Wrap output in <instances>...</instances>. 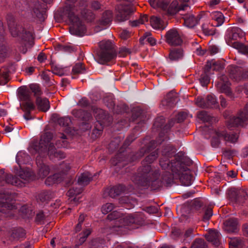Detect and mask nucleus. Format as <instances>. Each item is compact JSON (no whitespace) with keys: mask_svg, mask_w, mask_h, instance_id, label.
Segmentation results:
<instances>
[{"mask_svg":"<svg viewBox=\"0 0 248 248\" xmlns=\"http://www.w3.org/2000/svg\"><path fill=\"white\" fill-rule=\"evenodd\" d=\"M224 229L229 233L236 232L238 230V220L235 218H230L224 222Z\"/></svg>","mask_w":248,"mask_h":248,"instance_id":"nucleus-29","label":"nucleus"},{"mask_svg":"<svg viewBox=\"0 0 248 248\" xmlns=\"http://www.w3.org/2000/svg\"><path fill=\"white\" fill-rule=\"evenodd\" d=\"M85 71L84 65L82 63H77L73 67L72 73L73 75L82 74Z\"/></svg>","mask_w":248,"mask_h":248,"instance_id":"nucleus-56","label":"nucleus"},{"mask_svg":"<svg viewBox=\"0 0 248 248\" xmlns=\"http://www.w3.org/2000/svg\"><path fill=\"white\" fill-rule=\"evenodd\" d=\"M20 180L28 182L34 179V175L29 169H22L20 168L19 171L17 173Z\"/></svg>","mask_w":248,"mask_h":248,"instance_id":"nucleus-35","label":"nucleus"},{"mask_svg":"<svg viewBox=\"0 0 248 248\" xmlns=\"http://www.w3.org/2000/svg\"><path fill=\"white\" fill-rule=\"evenodd\" d=\"M46 156H43L41 155H38L36 158V162L38 170L37 175L39 178H44L49 173L50 169L48 166L45 165L43 159Z\"/></svg>","mask_w":248,"mask_h":248,"instance_id":"nucleus-24","label":"nucleus"},{"mask_svg":"<svg viewBox=\"0 0 248 248\" xmlns=\"http://www.w3.org/2000/svg\"><path fill=\"white\" fill-rule=\"evenodd\" d=\"M158 2L156 3V6H152L154 8H160L163 11L165 12L167 10V8L170 4V0H160L159 1H157Z\"/></svg>","mask_w":248,"mask_h":248,"instance_id":"nucleus-57","label":"nucleus"},{"mask_svg":"<svg viewBox=\"0 0 248 248\" xmlns=\"http://www.w3.org/2000/svg\"><path fill=\"white\" fill-rule=\"evenodd\" d=\"M10 67H3L0 69V85L6 84L9 81Z\"/></svg>","mask_w":248,"mask_h":248,"instance_id":"nucleus-42","label":"nucleus"},{"mask_svg":"<svg viewBox=\"0 0 248 248\" xmlns=\"http://www.w3.org/2000/svg\"><path fill=\"white\" fill-rule=\"evenodd\" d=\"M177 95L175 92L171 91L165 96L164 100L162 101L163 106L168 108L174 107L177 102Z\"/></svg>","mask_w":248,"mask_h":248,"instance_id":"nucleus-28","label":"nucleus"},{"mask_svg":"<svg viewBox=\"0 0 248 248\" xmlns=\"http://www.w3.org/2000/svg\"><path fill=\"white\" fill-rule=\"evenodd\" d=\"M135 10V8L130 5H121L119 8L116 19L119 22L124 21L129 18L130 15Z\"/></svg>","mask_w":248,"mask_h":248,"instance_id":"nucleus-21","label":"nucleus"},{"mask_svg":"<svg viewBox=\"0 0 248 248\" xmlns=\"http://www.w3.org/2000/svg\"><path fill=\"white\" fill-rule=\"evenodd\" d=\"M121 150H122V149H121ZM130 158V155L126 157L124 154V151H121L115 157L111 158V163L114 166L118 165L120 167H124L128 164Z\"/></svg>","mask_w":248,"mask_h":248,"instance_id":"nucleus-26","label":"nucleus"},{"mask_svg":"<svg viewBox=\"0 0 248 248\" xmlns=\"http://www.w3.org/2000/svg\"><path fill=\"white\" fill-rule=\"evenodd\" d=\"M248 124V103L235 116L231 117L226 123L227 128L232 130L235 127H244Z\"/></svg>","mask_w":248,"mask_h":248,"instance_id":"nucleus-9","label":"nucleus"},{"mask_svg":"<svg viewBox=\"0 0 248 248\" xmlns=\"http://www.w3.org/2000/svg\"><path fill=\"white\" fill-rule=\"evenodd\" d=\"M168 139L167 134H165L164 132H161L159 134L158 139L157 141L152 140L150 142L149 145L147 146L146 149L142 148L139 152L135 154L133 153L130 154V158L129 159V162H132L136 161L142 156L144 154H148L154 150L156 146V145L161 144L163 141Z\"/></svg>","mask_w":248,"mask_h":248,"instance_id":"nucleus-10","label":"nucleus"},{"mask_svg":"<svg viewBox=\"0 0 248 248\" xmlns=\"http://www.w3.org/2000/svg\"><path fill=\"white\" fill-rule=\"evenodd\" d=\"M52 138L53 135L51 132H45L41 136L38 144L33 145V149L38 152V155L46 156L48 147Z\"/></svg>","mask_w":248,"mask_h":248,"instance_id":"nucleus-12","label":"nucleus"},{"mask_svg":"<svg viewBox=\"0 0 248 248\" xmlns=\"http://www.w3.org/2000/svg\"><path fill=\"white\" fill-rule=\"evenodd\" d=\"M35 108V106L33 103L27 102L24 103L21 107V108L25 112L24 117L27 120H31V112Z\"/></svg>","mask_w":248,"mask_h":248,"instance_id":"nucleus-39","label":"nucleus"},{"mask_svg":"<svg viewBox=\"0 0 248 248\" xmlns=\"http://www.w3.org/2000/svg\"><path fill=\"white\" fill-rule=\"evenodd\" d=\"M190 248H207V245L203 239L197 238L192 243Z\"/></svg>","mask_w":248,"mask_h":248,"instance_id":"nucleus-54","label":"nucleus"},{"mask_svg":"<svg viewBox=\"0 0 248 248\" xmlns=\"http://www.w3.org/2000/svg\"><path fill=\"white\" fill-rule=\"evenodd\" d=\"M141 114V110L140 108H134L132 111V116L129 119L130 122H134L139 118Z\"/></svg>","mask_w":248,"mask_h":248,"instance_id":"nucleus-59","label":"nucleus"},{"mask_svg":"<svg viewBox=\"0 0 248 248\" xmlns=\"http://www.w3.org/2000/svg\"><path fill=\"white\" fill-rule=\"evenodd\" d=\"M113 208L114 205L112 203H107L102 206L101 211L103 214H107L111 211Z\"/></svg>","mask_w":248,"mask_h":248,"instance_id":"nucleus-63","label":"nucleus"},{"mask_svg":"<svg viewBox=\"0 0 248 248\" xmlns=\"http://www.w3.org/2000/svg\"><path fill=\"white\" fill-rule=\"evenodd\" d=\"M91 231L90 229H86L84 230L82 233L79 234V238L78 244L76 246L78 247L82 245L86 240L88 236L91 234Z\"/></svg>","mask_w":248,"mask_h":248,"instance_id":"nucleus-55","label":"nucleus"},{"mask_svg":"<svg viewBox=\"0 0 248 248\" xmlns=\"http://www.w3.org/2000/svg\"><path fill=\"white\" fill-rule=\"evenodd\" d=\"M213 216V210L211 207H207L205 208L204 211V215L203 216L202 220L206 222L208 221Z\"/></svg>","mask_w":248,"mask_h":248,"instance_id":"nucleus-60","label":"nucleus"},{"mask_svg":"<svg viewBox=\"0 0 248 248\" xmlns=\"http://www.w3.org/2000/svg\"><path fill=\"white\" fill-rule=\"evenodd\" d=\"M124 226H130L133 224L142 225L145 222L144 215L142 212L135 213L133 215L127 216L123 218Z\"/></svg>","mask_w":248,"mask_h":248,"instance_id":"nucleus-22","label":"nucleus"},{"mask_svg":"<svg viewBox=\"0 0 248 248\" xmlns=\"http://www.w3.org/2000/svg\"><path fill=\"white\" fill-rule=\"evenodd\" d=\"M58 116L57 114H53V117L54 119H57V122L58 124L62 126H68L71 123V120L69 117H64L61 118H57Z\"/></svg>","mask_w":248,"mask_h":248,"instance_id":"nucleus-49","label":"nucleus"},{"mask_svg":"<svg viewBox=\"0 0 248 248\" xmlns=\"http://www.w3.org/2000/svg\"><path fill=\"white\" fill-rule=\"evenodd\" d=\"M47 155H48L50 159L54 158L59 159L64 158L65 155L63 152L61 151H57L53 143H50L47 151Z\"/></svg>","mask_w":248,"mask_h":248,"instance_id":"nucleus-31","label":"nucleus"},{"mask_svg":"<svg viewBox=\"0 0 248 248\" xmlns=\"http://www.w3.org/2000/svg\"><path fill=\"white\" fill-rule=\"evenodd\" d=\"M70 169L69 164L62 163L59 166V170L60 171L48 176L45 181V184L46 185L50 186L61 182L65 178L67 172Z\"/></svg>","mask_w":248,"mask_h":248,"instance_id":"nucleus-13","label":"nucleus"},{"mask_svg":"<svg viewBox=\"0 0 248 248\" xmlns=\"http://www.w3.org/2000/svg\"><path fill=\"white\" fill-rule=\"evenodd\" d=\"M92 180V175L89 172H85L79 176L78 180V183L81 186L88 185Z\"/></svg>","mask_w":248,"mask_h":248,"instance_id":"nucleus-43","label":"nucleus"},{"mask_svg":"<svg viewBox=\"0 0 248 248\" xmlns=\"http://www.w3.org/2000/svg\"><path fill=\"white\" fill-rule=\"evenodd\" d=\"M26 232L22 228H15L13 229L10 232L11 239H18L25 236Z\"/></svg>","mask_w":248,"mask_h":248,"instance_id":"nucleus-45","label":"nucleus"},{"mask_svg":"<svg viewBox=\"0 0 248 248\" xmlns=\"http://www.w3.org/2000/svg\"><path fill=\"white\" fill-rule=\"evenodd\" d=\"M165 122V120L163 116L158 117L155 119L154 126L156 128H163L164 129H167L172 126L174 123V121L171 119L168 124L164 125Z\"/></svg>","mask_w":248,"mask_h":248,"instance_id":"nucleus-36","label":"nucleus"},{"mask_svg":"<svg viewBox=\"0 0 248 248\" xmlns=\"http://www.w3.org/2000/svg\"><path fill=\"white\" fill-rule=\"evenodd\" d=\"M212 18L217 22L214 24V26H219L224 22V16L221 12H215L213 15Z\"/></svg>","mask_w":248,"mask_h":248,"instance_id":"nucleus-51","label":"nucleus"},{"mask_svg":"<svg viewBox=\"0 0 248 248\" xmlns=\"http://www.w3.org/2000/svg\"><path fill=\"white\" fill-rule=\"evenodd\" d=\"M9 49L7 46L2 45L0 46V62L8 56Z\"/></svg>","mask_w":248,"mask_h":248,"instance_id":"nucleus-62","label":"nucleus"},{"mask_svg":"<svg viewBox=\"0 0 248 248\" xmlns=\"http://www.w3.org/2000/svg\"><path fill=\"white\" fill-rule=\"evenodd\" d=\"M112 19V12L111 11H107L103 13L101 20V24L106 25L109 24Z\"/></svg>","mask_w":248,"mask_h":248,"instance_id":"nucleus-50","label":"nucleus"},{"mask_svg":"<svg viewBox=\"0 0 248 248\" xmlns=\"http://www.w3.org/2000/svg\"><path fill=\"white\" fill-rule=\"evenodd\" d=\"M36 104L39 110L46 112L50 107L49 102L46 98L37 97Z\"/></svg>","mask_w":248,"mask_h":248,"instance_id":"nucleus-40","label":"nucleus"},{"mask_svg":"<svg viewBox=\"0 0 248 248\" xmlns=\"http://www.w3.org/2000/svg\"><path fill=\"white\" fill-rule=\"evenodd\" d=\"M6 20L10 32L13 37H19L25 42H29L33 39L32 32L25 31L22 26L17 24L12 14L7 15Z\"/></svg>","mask_w":248,"mask_h":248,"instance_id":"nucleus-6","label":"nucleus"},{"mask_svg":"<svg viewBox=\"0 0 248 248\" xmlns=\"http://www.w3.org/2000/svg\"><path fill=\"white\" fill-rule=\"evenodd\" d=\"M53 0H28V5L31 10L33 17H36L40 21H44L46 17V4Z\"/></svg>","mask_w":248,"mask_h":248,"instance_id":"nucleus-8","label":"nucleus"},{"mask_svg":"<svg viewBox=\"0 0 248 248\" xmlns=\"http://www.w3.org/2000/svg\"><path fill=\"white\" fill-rule=\"evenodd\" d=\"M158 156L157 150L154 151L147 155L145 159L142 161V166H150L149 164L154 162Z\"/></svg>","mask_w":248,"mask_h":248,"instance_id":"nucleus-46","label":"nucleus"},{"mask_svg":"<svg viewBox=\"0 0 248 248\" xmlns=\"http://www.w3.org/2000/svg\"><path fill=\"white\" fill-rule=\"evenodd\" d=\"M72 114L75 117L79 118L83 121L81 125V128L83 130H89L92 127V122L93 120L92 114L83 109H74Z\"/></svg>","mask_w":248,"mask_h":248,"instance_id":"nucleus-15","label":"nucleus"},{"mask_svg":"<svg viewBox=\"0 0 248 248\" xmlns=\"http://www.w3.org/2000/svg\"><path fill=\"white\" fill-rule=\"evenodd\" d=\"M92 109L94 113V117L97 120L94 125V128L93 130V134L97 137L102 133L103 127L108 126L111 124L112 118L102 109L93 106Z\"/></svg>","mask_w":248,"mask_h":248,"instance_id":"nucleus-5","label":"nucleus"},{"mask_svg":"<svg viewBox=\"0 0 248 248\" xmlns=\"http://www.w3.org/2000/svg\"><path fill=\"white\" fill-rule=\"evenodd\" d=\"M177 162L174 165L172 164V172H173L175 179H179L181 184L184 186H188L191 185L192 176L186 172L188 170L187 166H189L191 161L186 158L182 152H179L176 156Z\"/></svg>","mask_w":248,"mask_h":248,"instance_id":"nucleus-2","label":"nucleus"},{"mask_svg":"<svg viewBox=\"0 0 248 248\" xmlns=\"http://www.w3.org/2000/svg\"><path fill=\"white\" fill-rule=\"evenodd\" d=\"M104 104L107 107L111 109L114 113H119L124 111L123 108L119 106L115 107L113 99L111 97H105L103 98Z\"/></svg>","mask_w":248,"mask_h":248,"instance_id":"nucleus-33","label":"nucleus"},{"mask_svg":"<svg viewBox=\"0 0 248 248\" xmlns=\"http://www.w3.org/2000/svg\"><path fill=\"white\" fill-rule=\"evenodd\" d=\"M228 196L231 201L236 204H242L246 200L248 194L243 189L232 187L228 191Z\"/></svg>","mask_w":248,"mask_h":248,"instance_id":"nucleus-17","label":"nucleus"},{"mask_svg":"<svg viewBox=\"0 0 248 248\" xmlns=\"http://www.w3.org/2000/svg\"><path fill=\"white\" fill-rule=\"evenodd\" d=\"M175 149L171 145L168 144L164 146L159 158V165L163 170H170L172 171V164L175 165L177 162L174 155Z\"/></svg>","mask_w":248,"mask_h":248,"instance_id":"nucleus-7","label":"nucleus"},{"mask_svg":"<svg viewBox=\"0 0 248 248\" xmlns=\"http://www.w3.org/2000/svg\"><path fill=\"white\" fill-rule=\"evenodd\" d=\"M217 137H213L211 141V144L212 147H217L220 142L219 138H222L227 141L234 143L238 138V136L236 134H228L225 131H217L216 132Z\"/></svg>","mask_w":248,"mask_h":248,"instance_id":"nucleus-16","label":"nucleus"},{"mask_svg":"<svg viewBox=\"0 0 248 248\" xmlns=\"http://www.w3.org/2000/svg\"><path fill=\"white\" fill-rule=\"evenodd\" d=\"M198 118L203 122H210L212 121V117L207 112L202 110L199 112L197 114Z\"/></svg>","mask_w":248,"mask_h":248,"instance_id":"nucleus-52","label":"nucleus"},{"mask_svg":"<svg viewBox=\"0 0 248 248\" xmlns=\"http://www.w3.org/2000/svg\"><path fill=\"white\" fill-rule=\"evenodd\" d=\"M98 62L105 64L113 62L117 57V52L112 42L102 41L99 43V49L97 51Z\"/></svg>","mask_w":248,"mask_h":248,"instance_id":"nucleus-3","label":"nucleus"},{"mask_svg":"<svg viewBox=\"0 0 248 248\" xmlns=\"http://www.w3.org/2000/svg\"><path fill=\"white\" fill-rule=\"evenodd\" d=\"M151 26L155 29L164 30L166 28L164 23L161 19L158 16H153L150 18Z\"/></svg>","mask_w":248,"mask_h":248,"instance_id":"nucleus-38","label":"nucleus"},{"mask_svg":"<svg viewBox=\"0 0 248 248\" xmlns=\"http://www.w3.org/2000/svg\"><path fill=\"white\" fill-rule=\"evenodd\" d=\"M158 175V170L153 172L151 166H144L138 169L137 174L132 176V180L138 185L156 190L163 186L161 180L157 178Z\"/></svg>","mask_w":248,"mask_h":248,"instance_id":"nucleus-1","label":"nucleus"},{"mask_svg":"<svg viewBox=\"0 0 248 248\" xmlns=\"http://www.w3.org/2000/svg\"><path fill=\"white\" fill-rule=\"evenodd\" d=\"M199 80L202 86H207L210 82V78L207 74H202Z\"/></svg>","mask_w":248,"mask_h":248,"instance_id":"nucleus-64","label":"nucleus"},{"mask_svg":"<svg viewBox=\"0 0 248 248\" xmlns=\"http://www.w3.org/2000/svg\"><path fill=\"white\" fill-rule=\"evenodd\" d=\"M51 198V193L49 191H42L38 195L37 199L41 202H45L49 200Z\"/></svg>","mask_w":248,"mask_h":248,"instance_id":"nucleus-58","label":"nucleus"},{"mask_svg":"<svg viewBox=\"0 0 248 248\" xmlns=\"http://www.w3.org/2000/svg\"><path fill=\"white\" fill-rule=\"evenodd\" d=\"M16 160L19 167L21 164H27L31 160V157L27 153L23 152H19L16 157Z\"/></svg>","mask_w":248,"mask_h":248,"instance_id":"nucleus-44","label":"nucleus"},{"mask_svg":"<svg viewBox=\"0 0 248 248\" xmlns=\"http://www.w3.org/2000/svg\"><path fill=\"white\" fill-rule=\"evenodd\" d=\"M14 196L7 190L0 191V213L7 214L14 208Z\"/></svg>","mask_w":248,"mask_h":248,"instance_id":"nucleus-11","label":"nucleus"},{"mask_svg":"<svg viewBox=\"0 0 248 248\" xmlns=\"http://www.w3.org/2000/svg\"><path fill=\"white\" fill-rule=\"evenodd\" d=\"M183 18L184 20V24L186 26L189 28H193L198 23L201 16L198 15L195 17L192 14H186L184 15Z\"/></svg>","mask_w":248,"mask_h":248,"instance_id":"nucleus-30","label":"nucleus"},{"mask_svg":"<svg viewBox=\"0 0 248 248\" xmlns=\"http://www.w3.org/2000/svg\"><path fill=\"white\" fill-rule=\"evenodd\" d=\"M245 35V32L241 29L233 27L227 31L225 39L229 46L237 49L239 52L248 55V46L237 41L238 39L244 37Z\"/></svg>","mask_w":248,"mask_h":248,"instance_id":"nucleus-4","label":"nucleus"},{"mask_svg":"<svg viewBox=\"0 0 248 248\" xmlns=\"http://www.w3.org/2000/svg\"><path fill=\"white\" fill-rule=\"evenodd\" d=\"M17 95L20 101L21 102L20 107H22L24 103H33L31 100L30 90L27 86H23L19 87L17 91Z\"/></svg>","mask_w":248,"mask_h":248,"instance_id":"nucleus-25","label":"nucleus"},{"mask_svg":"<svg viewBox=\"0 0 248 248\" xmlns=\"http://www.w3.org/2000/svg\"><path fill=\"white\" fill-rule=\"evenodd\" d=\"M11 184L17 186H22L25 184L17 176H13L11 174H7L3 170H0V187L3 186L5 184Z\"/></svg>","mask_w":248,"mask_h":248,"instance_id":"nucleus-18","label":"nucleus"},{"mask_svg":"<svg viewBox=\"0 0 248 248\" xmlns=\"http://www.w3.org/2000/svg\"><path fill=\"white\" fill-rule=\"evenodd\" d=\"M197 106L202 108H216L218 107V103L215 95L209 94L204 98L198 97L195 101Z\"/></svg>","mask_w":248,"mask_h":248,"instance_id":"nucleus-19","label":"nucleus"},{"mask_svg":"<svg viewBox=\"0 0 248 248\" xmlns=\"http://www.w3.org/2000/svg\"><path fill=\"white\" fill-rule=\"evenodd\" d=\"M221 68V65L219 62H207L204 67V74H207L211 69L214 70H219Z\"/></svg>","mask_w":248,"mask_h":248,"instance_id":"nucleus-48","label":"nucleus"},{"mask_svg":"<svg viewBox=\"0 0 248 248\" xmlns=\"http://www.w3.org/2000/svg\"><path fill=\"white\" fill-rule=\"evenodd\" d=\"M126 189V187L123 185H118L115 186L110 189H107L106 192L108 194V195L111 198H115L124 192Z\"/></svg>","mask_w":248,"mask_h":248,"instance_id":"nucleus-34","label":"nucleus"},{"mask_svg":"<svg viewBox=\"0 0 248 248\" xmlns=\"http://www.w3.org/2000/svg\"><path fill=\"white\" fill-rule=\"evenodd\" d=\"M165 38L166 42L170 46H178L182 43L180 35L175 29H172L166 32Z\"/></svg>","mask_w":248,"mask_h":248,"instance_id":"nucleus-20","label":"nucleus"},{"mask_svg":"<svg viewBox=\"0 0 248 248\" xmlns=\"http://www.w3.org/2000/svg\"><path fill=\"white\" fill-rule=\"evenodd\" d=\"M189 7L186 4H179L178 1L175 0L168 5L167 10L165 12V15L168 16H173L180 11L186 10Z\"/></svg>","mask_w":248,"mask_h":248,"instance_id":"nucleus-23","label":"nucleus"},{"mask_svg":"<svg viewBox=\"0 0 248 248\" xmlns=\"http://www.w3.org/2000/svg\"><path fill=\"white\" fill-rule=\"evenodd\" d=\"M57 139L55 144L58 148L66 147L68 145V142L65 140L66 139V136L61 133H59L56 135Z\"/></svg>","mask_w":248,"mask_h":248,"instance_id":"nucleus-47","label":"nucleus"},{"mask_svg":"<svg viewBox=\"0 0 248 248\" xmlns=\"http://www.w3.org/2000/svg\"><path fill=\"white\" fill-rule=\"evenodd\" d=\"M184 56L183 49L181 48H175L170 50L169 59L170 61H178Z\"/></svg>","mask_w":248,"mask_h":248,"instance_id":"nucleus-41","label":"nucleus"},{"mask_svg":"<svg viewBox=\"0 0 248 248\" xmlns=\"http://www.w3.org/2000/svg\"><path fill=\"white\" fill-rule=\"evenodd\" d=\"M231 84L227 76L222 75L218 78L217 81L215 83V86L218 92L224 93L227 96L233 99L234 95L231 88Z\"/></svg>","mask_w":248,"mask_h":248,"instance_id":"nucleus-14","label":"nucleus"},{"mask_svg":"<svg viewBox=\"0 0 248 248\" xmlns=\"http://www.w3.org/2000/svg\"><path fill=\"white\" fill-rule=\"evenodd\" d=\"M206 239L212 243L216 247H217L220 245V234L216 230H209L208 232L204 235Z\"/></svg>","mask_w":248,"mask_h":248,"instance_id":"nucleus-27","label":"nucleus"},{"mask_svg":"<svg viewBox=\"0 0 248 248\" xmlns=\"http://www.w3.org/2000/svg\"><path fill=\"white\" fill-rule=\"evenodd\" d=\"M174 177L173 172L172 174L169 172H166L162 175L161 181L162 186L166 187H170L174 184Z\"/></svg>","mask_w":248,"mask_h":248,"instance_id":"nucleus-37","label":"nucleus"},{"mask_svg":"<svg viewBox=\"0 0 248 248\" xmlns=\"http://www.w3.org/2000/svg\"><path fill=\"white\" fill-rule=\"evenodd\" d=\"M29 90L30 92L33 93L34 96L37 97H40V96L42 94V92L41 90L40 87L37 84H31L29 85Z\"/></svg>","mask_w":248,"mask_h":248,"instance_id":"nucleus-53","label":"nucleus"},{"mask_svg":"<svg viewBox=\"0 0 248 248\" xmlns=\"http://www.w3.org/2000/svg\"><path fill=\"white\" fill-rule=\"evenodd\" d=\"M46 219V216L42 211H39L36 214L35 221L38 224H44Z\"/></svg>","mask_w":248,"mask_h":248,"instance_id":"nucleus-61","label":"nucleus"},{"mask_svg":"<svg viewBox=\"0 0 248 248\" xmlns=\"http://www.w3.org/2000/svg\"><path fill=\"white\" fill-rule=\"evenodd\" d=\"M228 71L232 78L236 81L240 80L243 76V73L241 67L235 65H230L228 67Z\"/></svg>","mask_w":248,"mask_h":248,"instance_id":"nucleus-32","label":"nucleus"}]
</instances>
